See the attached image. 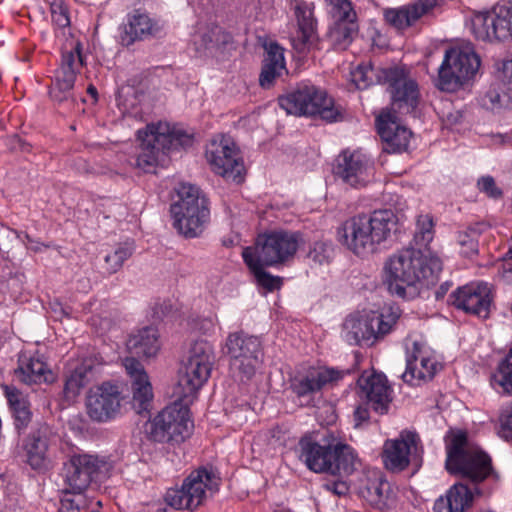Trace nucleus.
Returning a JSON list of instances; mask_svg holds the SVG:
<instances>
[{"label":"nucleus","instance_id":"1","mask_svg":"<svg viewBox=\"0 0 512 512\" xmlns=\"http://www.w3.org/2000/svg\"><path fill=\"white\" fill-rule=\"evenodd\" d=\"M389 84L392 99L391 111L382 112L376 119L378 133L387 153L405 151L409 145L411 132L397 121L396 112L412 113L419 102V89L415 80L409 78L403 69L393 68L383 71Z\"/></svg>","mask_w":512,"mask_h":512},{"label":"nucleus","instance_id":"2","mask_svg":"<svg viewBox=\"0 0 512 512\" xmlns=\"http://www.w3.org/2000/svg\"><path fill=\"white\" fill-rule=\"evenodd\" d=\"M386 281L391 294L409 299L417 294L416 285L433 284L442 271L441 259L416 248H406L389 258L385 264Z\"/></svg>","mask_w":512,"mask_h":512},{"label":"nucleus","instance_id":"3","mask_svg":"<svg viewBox=\"0 0 512 512\" xmlns=\"http://www.w3.org/2000/svg\"><path fill=\"white\" fill-rule=\"evenodd\" d=\"M396 225L397 218L391 210H377L346 220L338 229V239L354 254L366 256L391 237Z\"/></svg>","mask_w":512,"mask_h":512},{"label":"nucleus","instance_id":"4","mask_svg":"<svg viewBox=\"0 0 512 512\" xmlns=\"http://www.w3.org/2000/svg\"><path fill=\"white\" fill-rule=\"evenodd\" d=\"M445 445V466L450 474L460 475L473 484L489 477L497 478L490 456L469 440L466 431L450 430L445 436Z\"/></svg>","mask_w":512,"mask_h":512},{"label":"nucleus","instance_id":"5","mask_svg":"<svg viewBox=\"0 0 512 512\" xmlns=\"http://www.w3.org/2000/svg\"><path fill=\"white\" fill-rule=\"evenodd\" d=\"M298 458L315 473L334 476L350 475L355 470L356 455L353 449L342 442L323 443L305 435L298 442Z\"/></svg>","mask_w":512,"mask_h":512},{"label":"nucleus","instance_id":"6","mask_svg":"<svg viewBox=\"0 0 512 512\" xmlns=\"http://www.w3.org/2000/svg\"><path fill=\"white\" fill-rule=\"evenodd\" d=\"M138 137L141 145L136 167L145 173L154 172L167 152L189 147L193 143L191 134L165 122L148 125L145 131H138Z\"/></svg>","mask_w":512,"mask_h":512},{"label":"nucleus","instance_id":"7","mask_svg":"<svg viewBox=\"0 0 512 512\" xmlns=\"http://www.w3.org/2000/svg\"><path fill=\"white\" fill-rule=\"evenodd\" d=\"M178 200L171 204L173 227L186 238L200 236L210 221L209 200L197 186L183 183L179 186Z\"/></svg>","mask_w":512,"mask_h":512},{"label":"nucleus","instance_id":"8","mask_svg":"<svg viewBox=\"0 0 512 512\" xmlns=\"http://www.w3.org/2000/svg\"><path fill=\"white\" fill-rule=\"evenodd\" d=\"M212 345L205 341H195L189 351L182 368L179 370L178 381L173 388V395H179L186 402H193L200 388L210 377L214 364Z\"/></svg>","mask_w":512,"mask_h":512},{"label":"nucleus","instance_id":"9","mask_svg":"<svg viewBox=\"0 0 512 512\" xmlns=\"http://www.w3.org/2000/svg\"><path fill=\"white\" fill-rule=\"evenodd\" d=\"M279 106L287 114L295 116L319 115L326 122H338L345 118L344 108L328 97L326 92L314 86L298 87L278 99Z\"/></svg>","mask_w":512,"mask_h":512},{"label":"nucleus","instance_id":"10","mask_svg":"<svg viewBox=\"0 0 512 512\" xmlns=\"http://www.w3.org/2000/svg\"><path fill=\"white\" fill-rule=\"evenodd\" d=\"M112 467V463L106 457L72 453L62 466L64 492L81 495L92 483L106 480Z\"/></svg>","mask_w":512,"mask_h":512},{"label":"nucleus","instance_id":"11","mask_svg":"<svg viewBox=\"0 0 512 512\" xmlns=\"http://www.w3.org/2000/svg\"><path fill=\"white\" fill-rule=\"evenodd\" d=\"M220 483V477L212 468L201 467L193 470L180 488L168 489L165 501L177 510L195 511L218 492Z\"/></svg>","mask_w":512,"mask_h":512},{"label":"nucleus","instance_id":"12","mask_svg":"<svg viewBox=\"0 0 512 512\" xmlns=\"http://www.w3.org/2000/svg\"><path fill=\"white\" fill-rule=\"evenodd\" d=\"M400 316V309L393 306L384 308L381 313L351 315L343 323V338L350 345L371 346L392 331Z\"/></svg>","mask_w":512,"mask_h":512},{"label":"nucleus","instance_id":"13","mask_svg":"<svg viewBox=\"0 0 512 512\" xmlns=\"http://www.w3.org/2000/svg\"><path fill=\"white\" fill-rule=\"evenodd\" d=\"M174 402L166 406L150 422L149 437L159 443H182L190 437L193 422L190 419L189 405L179 395H173Z\"/></svg>","mask_w":512,"mask_h":512},{"label":"nucleus","instance_id":"14","mask_svg":"<svg viewBox=\"0 0 512 512\" xmlns=\"http://www.w3.org/2000/svg\"><path fill=\"white\" fill-rule=\"evenodd\" d=\"M229 356V373L234 381L247 383L261 362L262 345L258 337L244 332L230 333L225 343Z\"/></svg>","mask_w":512,"mask_h":512},{"label":"nucleus","instance_id":"15","mask_svg":"<svg viewBox=\"0 0 512 512\" xmlns=\"http://www.w3.org/2000/svg\"><path fill=\"white\" fill-rule=\"evenodd\" d=\"M480 63L471 45L449 48L445 51L435 84L442 91L454 92L475 76Z\"/></svg>","mask_w":512,"mask_h":512},{"label":"nucleus","instance_id":"16","mask_svg":"<svg viewBox=\"0 0 512 512\" xmlns=\"http://www.w3.org/2000/svg\"><path fill=\"white\" fill-rule=\"evenodd\" d=\"M298 245L297 233L279 230L259 235L255 246L243 250H250L252 260L262 262L266 266H276L293 258Z\"/></svg>","mask_w":512,"mask_h":512},{"label":"nucleus","instance_id":"17","mask_svg":"<svg viewBox=\"0 0 512 512\" xmlns=\"http://www.w3.org/2000/svg\"><path fill=\"white\" fill-rule=\"evenodd\" d=\"M470 31L477 40L484 42L512 38V2L498 3L490 11L473 13Z\"/></svg>","mask_w":512,"mask_h":512},{"label":"nucleus","instance_id":"18","mask_svg":"<svg viewBox=\"0 0 512 512\" xmlns=\"http://www.w3.org/2000/svg\"><path fill=\"white\" fill-rule=\"evenodd\" d=\"M422 454L421 440L417 433L402 431L395 439H387L382 448L384 467L393 472L405 470L411 463L420 465Z\"/></svg>","mask_w":512,"mask_h":512},{"label":"nucleus","instance_id":"19","mask_svg":"<svg viewBox=\"0 0 512 512\" xmlns=\"http://www.w3.org/2000/svg\"><path fill=\"white\" fill-rule=\"evenodd\" d=\"M206 158L216 174L237 183L242 182L244 164L230 138L221 136L211 140L206 148Z\"/></svg>","mask_w":512,"mask_h":512},{"label":"nucleus","instance_id":"20","mask_svg":"<svg viewBox=\"0 0 512 512\" xmlns=\"http://www.w3.org/2000/svg\"><path fill=\"white\" fill-rule=\"evenodd\" d=\"M343 376V371L335 368H313L304 375L294 377L291 389L301 406H314L315 395L323 388L337 383Z\"/></svg>","mask_w":512,"mask_h":512},{"label":"nucleus","instance_id":"21","mask_svg":"<svg viewBox=\"0 0 512 512\" xmlns=\"http://www.w3.org/2000/svg\"><path fill=\"white\" fill-rule=\"evenodd\" d=\"M57 435L47 424L33 430L24 442L27 464L34 470H45L52 463V451L56 446Z\"/></svg>","mask_w":512,"mask_h":512},{"label":"nucleus","instance_id":"22","mask_svg":"<svg viewBox=\"0 0 512 512\" xmlns=\"http://www.w3.org/2000/svg\"><path fill=\"white\" fill-rule=\"evenodd\" d=\"M335 175L353 188L365 187L373 178L372 161L359 151H344L337 158Z\"/></svg>","mask_w":512,"mask_h":512},{"label":"nucleus","instance_id":"23","mask_svg":"<svg viewBox=\"0 0 512 512\" xmlns=\"http://www.w3.org/2000/svg\"><path fill=\"white\" fill-rule=\"evenodd\" d=\"M452 304L466 313L486 319L492 304L491 288L487 283H470L450 295Z\"/></svg>","mask_w":512,"mask_h":512},{"label":"nucleus","instance_id":"24","mask_svg":"<svg viewBox=\"0 0 512 512\" xmlns=\"http://www.w3.org/2000/svg\"><path fill=\"white\" fill-rule=\"evenodd\" d=\"M120 402L118 386L105 382L90 390L86 400L87 413L92 420L105 422L119 411Z\"/></svg>","mask_w":512,"mask_h":512},{"label":"nucleus","instance_id":"25","mask_svg":"<svg viewBox=\"0 0 512 512\" xmlns=\"http://www.w3.org/2000/svg\"><path fill=\"white\" fill-rule=\"evenodd\" d=\"M360 396L367 400V403L378 414L388 412L392 401L391 388L383 374L363 373L358 379Z\"/></svg>","mask_w":512,"mask_h":512},{"label":"nucleus","instance_id":"26","mask_svg":"<svg viewBox=\"0 0 512 512\" xmlns=\"http://www.w3.org/2000/svg\"><path fill=\"white\" fill-rule=\"evenodd\" d=\"M295 17L298 29L292 38V45L299 54H306L314 48L318 42L317 23L313 14V7L306 2H297L295 5Z\"/></svg>","mask_w":512,"mask_h":512},{"label":"nucleus","instance_id":"27","mask_svg":"<svg viewBox=\"0 0 512 512\" xmlns=\"http://www.w3.org/2000/svg\"><path fill=\"white\" fill-rule=\"evenodd\" d=\"M124 367L131 378L132 406L138 414L148 411L153 399L152 386L143 365L135 358L124 360Z\"/></svg>","mask_w":512,"mask_h":512},{"label":"nucleus","instance_id":"28","mask_svg":"<svg viewBox=\"0 0 512 512\" xmlns=\"http://www.w3.org/2000/svg\"><path fill=\"white\" fill-rule=\"evenodd\" d=\"M436 3V0H414L399 8L386 9L384 19L390 26L402 31L414 25L423 16L430 14Z\"/></svg>","mask_w":512,"mask_h":512},{"label":"nucleus","instance_id":"29","mask_svg":"<svg viewBox=\"0 0 512 512\" xmlns=\"http://www.w3.org/2000/svg\"><path fill=\"white\" fill-rule=\"evenodd\" d=\"M15 376L19 381L27 385L53 383L54 373L49 369L46 362L39 355H19L18 367Z\"/></svg>","mask_w":512,"mask_h":512},{"label":"nucleus","instance_id":"30","mask_svg":"<svg viewBox=\"0 0 512 512\" xmlns=\"http://www.w3.org/2000/svg\"><path fill=\"white\" fill-rule=\"evenodd\" d=\"M98 365L95 358H85L66 375L63 397L67 402L74 401L81 391L94 380Z\"/></svg>","mask_w":512,"mask_h":512},{"label":"nucleus","instance_id":"31","mask_svg":"<svg viewBox=\"0 0 512 512\" xmlns=\"http://www.w3.org/2000/svg\"><path fill=\"white\" fill-rule=\"evenodd\" d=\"M162 26L157 20L152 19L145 13L135 11L128 16L127 24L123 27L120 36L121 43L124 46H130L135 41L145 40L157 36Z\"/></svg>","mask_w":512,"mask_h":512},{"label":"nucleus","instance_id":"32","mask_svg":"<svg viewBox=\"0 0 512 512\" xmlns=\"http://www.w3.org/2000/svg\"><path fill=\"white\" fill-rule=\"evenodd\" d=\"M83 65L82 43L79 40L67 42L62 48L61 61L55 71V78L62 79L63 82L75 83Z\"/></svg>","mask_w":512,"mask_h":512},{"label":"nucleus","instance_id":"33","mask_svg":"<svg viewBox=\"0 0 512 512\" xmlns=\"http://www.w3.org/2000/svg\"><path fill=\"white\" fill-rule=\"evenodd\" d=\"M473 493L463 483H455L434 503L433 512H465L472 506Z\"/></svg>","mask_w":512,"mask_h":512},{"label":"nucleus","instance_id":"34","mask_svg":"<svg viewBox=\"0 0 512 512\" xmlns=\"http://www.w3.org/2000/svg\"><path fill=\"white\" fill-rule=\"evenodd\" d=\"M126 345L138 357H154L160 349L158 331L152 326L144 327L131 334Z\"/></svg>","mask_w":512,"mask_h":512},{"label":"nucleus","instance_id":"35","mask_svg":"<svg viewBox=\"0 0 512 512\" xmlns=\"http://www.w3.org/2000/svg\"><path fill=\"white\" fill-rule=\"evenodd\" d=\"M285 69L283 48L277 43H269L265 46L262 71L259 83L263 88H269L282 70Z\"/></svg>","mask_w":512,"mask_h":512},{"label":"nucleus","instance_id":"36","mask_svg":"<svg viewBox=\"0 0 512 512\" xmlns=\"http://www.w3.org/2000/svg\"><path fill=\"white\" fill-rule=\"evenodd\" d=\"M436 371V363L427 357H422L418 364V358L414 354L407 357L406 369L402 374L404 382L410 385H419L422 381L433 378Z\"/></svg>","mask_w":512,"mask_h":512},{"label":"nucleus","instance_id":"37","mask_svg":"<svg viewBox=\"0 0 512 512\" xmlns=\"http://www.w3.org/2000/svg\"><path fill=\"white\" fill-rule=\"evenodd\" d=\"M363 497L374 507L384 509L393 502L390 483L382 478L369 481L362 490Z\"/></svg>","mask_w":512,"mask_h":512},{"label":"nucleus","instance_id":"38","mask_svg":"<svg viewBox=\"0 0 512 512\" xmlns=\"http://www.w3.org/2000/svg\"><path fill=\"white\" fill-rule=\"evenodd\" d=\"M490 226L485 222H477L458 233L457 241L461 247V253L470 257L478 253L479 238Z\"/></svg>","mask_w":512,"mask_h":512},{"label":"nucleus","instance_id":"39","mask_svg":"<svg viewBox=\"0 0 512 512\" xmlns=\"http://www.w3.org/2000/svg\"><path fill=\"white\" fill-rule=\"evenodd\" d=\"M357 33L358 24L356 20L335 21L329 36L335 47L346 49Z\"/></svg>","mask_w":512,"mask_h":512},{"label":"nucleus","instance_id":"40","mask_svg":"<svg viewBox=\"0 0 512 512\" xmlns=\"http://www.w3.org/2000/svg\"><path fill=\"white\" fill-rule=\"evenodd\" d=\"M6 394L13 411L15 428L20 432L28 426L32 414L27 402L20 398L16 389L7 390Z\"/></svg>","mask_w":512,"mask_h":512},{"label":"nucleus","instance_id":"41","mask_svg":"<svg viewBox=\"0 0 512 512\" xmlns=\"http://www.w3.org/2000/svg\"><path fill=\"white\" fill-rule=\"evenodd\" d=\"M242 257L246 265L249 267L251 272L254 274L259 285L266 288L268 291L278 289L281 285V279L279 277L272 276L264 270V263L251 259L250 250H243Z\"/></svg>","mask_w":512,"mask_h":512},{"label":"nucleus","instance_id":"42","mask_svg":"<svg viewBox=\"0 0 512 512\" xmlns=\"http://www.w3.org/2000/svg\"><path fill=\"white\" fill-rule=\"evenodd\" d=\"M491 384L498 392L512 393V347L497 371L492 374Z\"/></svg>","mask_w":512,"mask_h":512},{"label":"nucleus","instance_id":"43","mask_svg":"<svg viewBox=\"0 0 512 512\" xmlns=\"http://www.w3.org/2000/svg\"><path fill=\"white\" fill-rule=\"evenodd\" d=\"M73 82H63L62 79L55 78L50 89V96L54 102L63 105L67 110H72L75 106Z\"/></svg>","mask_w":512,"mask_h":512},{"label":"nucleus","instance_id":"44","mask_svg":"<svg viewBox=\"0 0 512 512\" xmlns=\"http://www.w3.org/2000/svg\"><path fill=\"white\" fill-rule=\"evenodd\" d=\"M133 246L130 243L120 244L113 252L108 253L105 258V269L108 274H114L119 271L124 262L133 254Z\"/></svg>","mask_w":512,"mask_h":512},{"label":"nucleus","instance_id":"45","mask_svg":"<svg viewBox=\"0 0 512 512\" xmlns=\"http://www.w3.org/2000/svg\"><path fill=\"white\" fill-rule=\"evenodd\" d=\"M434 235L433 220L429 215H420L417 218L414 242L416 249L427 248Z\"/></svg>","mask_w":512,"mask_h":512},{"label":"nucleus","instance_id":"46","mask_svg":"<svg viewBox=\"0 0 512 512\" xmlns=\"http://www.w3.org/2000/svg\"><path fill=\"white\" fill-rule=\"evenodd\" d=\"M335 21L356 20L357 15L349 0H325Z\"/></svg>","mask_w":512,"mask_h":512},{"label":"nucleus","instance_id":"47","mask_svg":"<svg viewBox=\"0 0 512 512\" xmlns=\"http://www.w3.org/2000/svg\"><path fill=\"white\" fill-rule=\"evenodd\" d=\"M480 104L483 108L491 111H497L501 108L508 107L509 104L512 105V101L506 94V89H504V94L495 89L490 88L481 98Z\"/></svg>","mask_w":512,"mask_h":512},{"label":"nucleus","instance_id":"48","mask_svg":"<svg viewBox=\"0 0 512 512\" xmlns=\"http://www.w3.org/2000/svg\"><path fill=\"white\" fill-rule=\"evenodd\" d=\"M333 255V246L329 242L316 241L308 251L307 258L316 265L328 264Z\"/></svg>","mask_w":512,"mask_h":512},{"label":"nucleus","instance_id":"49","mask_svg":"<svg viewBox=\"0 0 512 512\" xmlns=\"http://www.w3.org/2000/svg\"><path fill=\"white\" fill-rule=\"evenodd\" d=\"M352 77L359 89H365L374 83L377 71L370 64H362L352 72Z\"/></svg>","mask_w":512,"mask_h":512},{"label":"nucleus","instance_id":"50","mask_svg":"<svg viewBox=\"0 0 512 512\" xmlns=\"http://www.w3.org/2000/svg\"><path fill=\"white\" fill-rule=\"evenodd\" d=\"M51 16L53 23L59 28H66L70 25L68 9L62 0H54L51 3Z\"/></svg>","mask_w":512,"mask_h":512},{"label":"nucleus","instance_id":"51","mask_svg":"<svg viewBox=\"0 0 512 512\" xmlns=\"http://www.w3.org/2000/svg\"><path fill=\"white\" fill-rule=\"evenodd\" d=\"M477 186L481 192L490 198L498 199L502 197V190L496 185L494 178L491 176L481 177L477 182Z\"/></svg>","mask_w":512,"mask_h":512},{"label":"nucleus","instance_id":"52","mask_svg":"<svg viewBox=\"0 0 512 512\" xmlns=\"http://www.w3.org/2000/svg\"><path fill=\"white\" fill-rule=\"evenodd\" d=\"M502 83L507 96L512 101V59L505 61L502 65Z\"/></svg>","mask_w":512,"mask_h":512},{"label":"nucleus","instance_id":"53","mask_svg":"<svg viewBox=\"0 0 512 512\" xmlns=\"http://www.w3.org/2000/svg\"><path fill=\"white\" fill-rule=\"evenodd\" d=\"M500 423L504 437L512 439V405L501 414Z\"/></svg>","mask_w":512,"mask_h":512},{"label":"nucleus","instance_id":"54","mask_svg":"<svg viewBox=\"0 0 512 512\" xmlns=\"http://www.w3.org/2000/svg\"><path fill=\"white\" fill-rule=\"evenodd\" d=\"M323 487L337 496H344L348 493L349 487L344 481L326 482Z\"/></svg>","mask_w":512,"mask_h":512},{"label":"nucleus","instance_id":"55","mask_svg":"<svg viewBox=\"0 0 512 512\" xmlns=\"http://www.w3.org/2000/svg\"><path fill=\"white\" fill-rule=\"evenodd\" d=\"M81 495L76 498H63L61 500L59 512H80L79 500Z\"/></svg>","mask_w":512,"mask_h":512},{"label":"nucleus","instance_id":"56","mask_svg":"<svg viewBox=\"0 0 512 512\" xmlns=\"http://www.w3.org/2000/svg\"><path fill=\"white\" fill-rule=\"evenodd\" d=\"M354 418H355L356 426L367 421L369 418L368 409L365 407H362V406L357 407L354 412Z\"/></svg>","mask_w":512,"mask_h":512},{"label":"nucleus","instance_id":"57","mask_svg":"<svg viewBox=\"0 0 512 512\" xmlns=\"http://www.w3.org/2000/svg\"><path fill=\"white\" fill-rule=\"evenodd\" d=\"M448 285L447 284H443L439 287V289L436 291V298L437 299H440L442 297H444V295L447 293L448 291Z\"/></svg>","mask_w":512,"mask_h":512},{"label":"nucleus","instance_id":"58","mask_svg":"<svg viewBox=\"0 0 512 512\" xmlns=\"http://www.w3.org/2000/svg\"><path fill=\"white\" fill-rule=\"evenodd\" d=\"M87 92L93 96L94 98H96V95H97V90L94 86L90 85L87 89Z\"/></svg>","mask_w":512,"mask_h":512},{"label":"nucleus","instance_id":"59","mask_svg":"<svg viewBox=\"0 0 512 512\" xmlns=\"http://www.w3.org/2000/svg\"><path fill=\"white\" fill-rule=\"evenodd\" d=\"M220 33V29L218 27H215L214 29L211 30V34L213 36H215L216 34H219Z\"/></svg>","mask_w":512,"mask_h":512},{"label":"nucleus","instance_id":"60","mask_svg":"<svg viewBox=\"0 0 512 512\" xmlns=\"http://www.w3.org/2000/svg\"><path fill=\"white\" fill-rule=\"evenodd\" d=\"M209 42H213V37L211 36V38H209Z\"/></svg>","mask_w":512,"mask_h":512}]
</instances>
